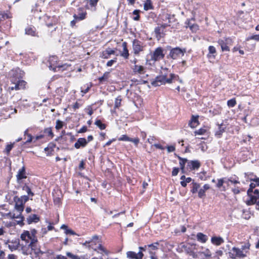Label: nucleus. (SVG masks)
Instances as JSON below:
<instances>
[{
  "mask_svg": "<svg viewBox=\"0 0 259 259\" xmlns=\"http://www.w3.org/2000/svg\"><path fill=\"white\" fill-rule=\"evenodd\" d=\"M36 231L34 230L30 234L29 231H24L20 236L22 240L21 245L31 249H34L36 247V243L37 242V238L34 235Z\"/></svg>",
  "mask_w": 259,
  "mask_h": 259,
  "instance_id": "1",
  "label": "nucleus"
},
{
  "mask_svg": "<svg viewBox=\"0 0 259 259\" xmlns=\"http://www.w3.org/2000/svg\"><path fill=\"white\" fill-rule=\"evenodd\" d=\"M176 78H179V76L173 73L170 74V77L167 78L166 73L161 72V74L157 76L155 80L151 82L152 85L154 87L160 86L161 84H165V83H171L172 79Z\"/></svg>",
  "mask_w": 259,
  "mask_h": 259,
  "instance_id": "2",
  "label": "nucleus"
},
{
  "mask_svg": "<svg viewBox=\"0 0 259 259\" xmlns=\"http://www.w3.org/2000/svg\"><path fill=\"white\" fill-rule=\"evenodd\" d=\"M186 50L185 49H181L179 47L172 48L170 50L168 56L172 59H177L178 58L184 55Z\"/></svg>",
  "mask_w": 259,
  "mask_h": 259,
  "instance_id": "3",
  "label": "nucleus"
},
{
  "mask_svg": "<svg viewBox=\"0 0 259 259\" xmlns=\"http://www.w3.org/2000/svg\"><path fill=\"white\" fill-rule=\"evenodd\" d=\"M132 47L134 54L136 56H139L140 53L144 51L145 46L143 42L140 40L135 39L133 41Z\"/></svg>",
  "mask_w": 259,
  "mask_h": 259,
  "instance_id": "4",
  "label": "nucleus"
},
{
  "mask_svg": "<svg viewBox=\"0 0 259 259\" xmlns=\"http://www.w3.org/2000/svg\"><path fill=\"white\" fill-rule=\"evenodd\" d=\"M229 256L233 259L243 258L246 256L242 251L239 248L233 247L229 252Z\"/></svg>",
  "mask_w": 259,
  "mask_h": 259,
  "instance_id": "5",
  "label": "nucleus"
},
{
  "mask_svg": "<svg viewBox=\"0 0 259 259\" xmlns=\"http://www.w3.org/2000/svg\"><path fill=\"white\" fill-rule=\"evenodd\" d=\"M185 251L194 258H197L199 246L196 244H192L190 246L183 245Z\"/></svg>",
  "mask_w": 259,
  "mask_h": 259,
  "instance_id": "6",
  "label": "nucleus"
},
{
  "mask_svg": "<svg viewBox=\"0 0 259 259\" xmlns=\"http://www.w3.org/2000/svg\"><path fill=\"white\" fill-rule=\"evenodd\" d=\"M15 208L18 213H14L13 215V218L18 219L19 220L17 221L18 223L20 224L24 220V217L21 215V213L24 210V206L15 203Z\"/></svg>",
  "mask_w": 259,
  "mask_h": 259,
  "instance_id": "7",
  "label": "nucleus"
},
{
  "mask_svg": "<svg viewBox=\"0 0 259 259\" xmlns=\"http://www.w3.org/2000/svg\"><path fill=\"white\" fill-rule=\"evenodd\" d=\"M163 50L161 47L156 48L153 52L151 56V60L154 61H157L164 58Z\"/></svg>",
  "mask_w": 259,
  "mask_h": 259,
  "instance_id": "8",
  "label": "nucleus"
},
{
  "mask_svg": "<svg viewBox=\"0 0 259 259\" xmlns=\"http://www.w3.org/2000/svg\"><path fill=\"white\" fill-rule=\"evenodd\" d=\"M26 82L23 80L19 79L16 82L13 83V85L9 88V90L10 91L13 90H19L25 88Z\"/></svg>",
  "mask_w": 259,
  "mask_h": 259,
  "instance_id": "9",
  "label": "nucleus"
},
{
  "mask_svg": "<svg viewBox=\"0 0 259 259\" xmlns=\"http://www.w3.org/2000/svg\"><path fill=\"white\" fill-rule=\"evenodd\" d=\"M27 178L25 167L24 166H22L20 169H19L17 174L16 175L17 182L18 183H21V181L22 179H26Z\"/></svg>",
  "mask_w": 259,
  "mask_h": 259,
  "instance_id": "10",
  "label": "nucleus"
},
{
  "mask_svg": "<svg viewBox=\"0 0 259 259\" xmlns=\"http://www.w3.org/2000/svg\"><path fill=\"white\" fill-rule=\"evenodd\" d=\"M211 253L208 249H205L204 251H200L198 250L197 252V259H205L210 257Z\"/></svg>",
  "mask_w": 259,
  "mask_h": 259,
  "instance_id": "11",
  "label": "nucleus"
},
{
  "mask_svg": "<svg viewBox=\"0 0 259 259\" xmlns=\"http://www.w3.org/2000/svg\"><path fill=\"white\" fill-rule=\"evenodd\" d=\"M143 255V253L141 251H139L138 253L134 251H127L126 252V256L130 259H142Z\"/></svg>",
  "mask_w": 259,
  "mask_h": 259,
  "instance_id": "12",
  "label": "nucleus"
},
{
  "mask_svg": "<svg viewBox=\"0 0 259 259\" xmlns=\"http://www.w3.org/2000/svg\"><path fill=\"white\" fill-rule=\"evenodd\" d=\"M231 39L229 38H227L225 40L219 39L218 40V44L221 47V49L223 51H229V48L228 46V45Z\"/></svg>",
  "mask_w": 259,
  "mask_h": 259,
  "instance_id": "13",
  "label": "nucleus"
},
{
  "mask_svg": "<svg viewBox=\"0 0 259 259\" xmlns=\"http://www.w3.org/2000/svg\"><path fill=\"white\" fill-rule=\"evenodd\" d=\"M250 244L249 242L242 243L240 247H239L244 253L246 256L249 254Z\"/></svg>",
  "mask_w": 259,
  "mask_h": 259,
  "instance_id": "14",
  "label": "nucleus"
},
{
  "mask_svg": "<svg viewBox=\"0 0 259 259\" xmlns=\"http://www.w3.org/2000/svg\"><path fill=\"white\" fill-rule=\"evenodd\" d=\"M88 144L87 140L85 138H79L74 144V147L79 149L80 147H84Z\"/></svg>",
  "mask_w": 259,
  "mask_h": 259,
  "instance_id": "15",
  "label": "nucleus"
},
{
  "mask_svg": "<svg viewBox=\"0 0 259 259\" xmlns=\"http://www.w3.org/2000/svg\"><path fill=\"white\" fill-rule=\"evenodd\" d=\"M7 243H8L9 248L12 251L17 249L19 247V245L20 244L19 240L17 239L12 241H8Z\"/></svg>",
  "mask_w": 259,
  "mask_h": 259,
  "instance_id": "16",
  "label": "nucleus"
},
{
  "mask_svg": "<svg viewBox=\"0 0 259 259\" xmlns=\"http://www.w3.org/2000/svg\"><path fill=\"white\" fill-rule=\"evenodd\" d=\"M198 117H199V116L198 115H197V116L192 115V116L191 119L189 122V125L191 128H195L199 124Z\"/></svg>",
  "mask_w": 259,
  "mask_h": 259,
  "instance_id": "17",
  "label": "nucleus"
},
{
  "mask_svg": "<svg viewBox=\"0 0 259 259\" xmlns=\"http://www.w3.org/2000/svg\"><path fill=\"white\" fill-rule=\"evenodd\" d=\"M259 186V178L255 179L253 180V182L251 183L249 188L247 190V194L250 195L253 192V189L256 187Z\"/></svg>",
  "mask_w": 259,
  "mask_h": 259,
  "instance_id": "18",
  "label": "nucleus"
},
{
  "mask_svg": "<svg viewBox=\"0 0 259 259\" xmlns=\"http://www.w3.org/2000/svg\"><path fill=\"white\" fill-rule=\"evenodd\" d=\"M58 58L56 56H52L49 58V62L50 63L49 68L50 70H53V67L57 66Z\"/></svg>",
  "mask_w": 259,
  "mask_h": 259,
  "instance_id": "19",
  "label": "nucleus"
},
{
  "mask_svg": "<svg viewBox=\"0 0 259 259\" xmlns=\"http://www.w3.org/2000/svg\"><path fill=\"white\" fill-rule=\"evenodd\" d=\"M70 66V65L67 64H64L62 65H58L56 66L55 67H53V71H63L64 70L68 69V68Z\"/></svg>",
  "mask_w": 259,
  "mask_h": 259,
  "instance_id": "20",
  "label": "nucleus"
},
{
  "mask_svg": "<svg viewBox=\"0 0 259 259\" xmlns=\"http://www.w3.org/2000/svg\"><path fill=\"white\" fill-rule=\"evenodd\" d=\"M39 217L36 214H31L29 215L26 219V222L28 224H30L32 223H37L39 221Z\"/></svg>",
  "mask_w": 259,
  "mask_h": 259,
  "instance_id": "21",
  "label": "nucleus"
},
{
  "mask_svg": "<svg viewBox=\"0 0 259 259\" xmlns=\"http://www.w3.org/2000/svg\"><path fill=\"white\" fill-rule=\"evenodd\" d=\"M211 242L213 244L219 246L222 244L224 240L221 237L214 236L211 238Z\"/></svg>",
  "mask_w": 259,
  "mask_h": 259,
  "instance_id": "22",
  "label": "nucleus"
},
{
  "mask_svg": "<svg viewBox=\"0 0 259 259\" xmlns=\"http://www.w3.org/2000/svg\"><path fill=\"white\" fill-rule=\"evenodd\" d=\"M25 33L27 35H30L32 36H36L37 33H36V30L33 26H29L25 28Z\"/></svg>",
  "mask_w": 259,
  "mask_h": 259,
  "instance_id": "23",
  "label": "nucleus"
},
{
  "mask_svg": "<svg viewBox=\"0 0 259 259\" xmlns=\"http://www.w3.org/2000/svg\"><path fill=\"white\" fill-rule=\"evenodd\" d=\"M123 51L121 53L120 55L125 59H127L129 56L128 51L127 48V44L126 42L122 43Z\"/></svg>",
  "mask_w": 259,
  "mask_h": 259,
  "instance_id": "24",
  "label": "nucleus"
},
{
  "mask_svg": "<svg viewBox=\"0 0 259 259\" xmlns=\"http://www.w3.org/2000/svg\"><path fill=\"white\" fill-rule=\"evenodd\" d=\"M208 58L209 59H214L217 53L215 48L213 46H210L208 47Z\"/></svg>",
  "mask_w": 259,
  "mask_h": 259,
  "instance_id": "25",
  "label": "nucleus"
},
{
  "mask_svg": "<svg viewBox=\"0 0 259 259\" xmlns=\"http://www.w3.org/2000/svg\"><path fill=\"white\" fill-rule=\"evenodd\" d=\"M189 166L192 169H197L200 166V163L198 160H192L189 162Z\"/></svg>",
  "mask_w": 259,
  "mask_h": 259,
  "instance_id": "26",
  "label": "nucleus"
},
{
  "mask_svg": "<svg viewBox=\"0 0 259 259\" xmlns=\"http://www.w3.org/2000/svg\"><path fill=\"white\" fill-rule=\"evenodd\" d=\"M144 69L145 68L143 66L137 65H135L133 68V70L134 73H138L139 74L144 73Z\"/></svg>",
  "mask_w": 259,
  "mask_h": 259,
  "instance_id": "27",
  "label": "nucleus"
},
{
  "mask_svg": "<svg viewBox=\"0 0 259 259\" xmlns=\"http://www.w3.org/2000/svg\"><path fill=\"white\" fill-rule=\"evenodd\" d=\"M197 239L202 243H205L207 240V236L202 233H198L196 235Z\"/></svg>",
  "mask_w": 259,
  "mask_h": 259,
  "instance_id": "28",
  "label": "nucleus"
},
{
  "mask_svg": "<svg viewBox=\"0 0 259 259\" xmlns=\"http://www.w3.org/2000/svg\"><path fill=\"white\" fill-rule=\"evenodd\" d=\"M192 187L191 189V192L193 193H196L198 191V189L200 188V185L198 183H195L193 181L192 183Z\"/></svg>",
  "mask_w": 259,
  "mask_h": 259,
  "instance_id": "29",
  "label": "nucleus"
},
{
  "mask_svg": "<svg viewBox=\"0 0 259 259\" xmlns=\"http://www.w3.org/2000/svg\"><path fill=\"white\" fill-rule=\"evenodd\" d=\"M226 126L223 123L219 125L218 130L215 132V135L220 136L225 132Z\"/></svg>",
  "mask_w": 259,
  "mask_h": 259,
  "instance_id": "30",
  "label": "nucleus"
},
{
  "mask_svg": "<svg viewBox=\"0 0 259 259\" xmlns=\"http://www.w3.org/2000/svg\"><path fill=\"white\" fill-rule=\"evenodd\" d=\"M44 133L45 136H48L51 138H53L54 137V134L51 127H47L45 128L44 131Z\"/></svg>",
  "mask_w": 259,
  "mask_h": 259,
  "instance_id": "31",
  "label": "nucleus"
},
{
  "mask_svg": "<svg viewBox=\"0 0 259 259\" xmlns=\"http://www.w3.org/2000/svg\"><path fill=\"white\" fill-rule=\"evenodd\" d=\"M86 15V12H82L79 13L78 15H74L73 17L75 20H82L85 18Z\"/></svg>",
  "mask_w": 259,
  "mask_h": 259,
  "instance_id": "32",
  "label": "nucleus"
},
{
  "mask_svg": "<svg viewBox=\"0 0 259 259\" xmlns=\"http://www.w3.org/2000/svg\"><path fill=\"white\" fill-rule=\"evenodd\" d=\"M257 200L258 198H257L255 196H251L250 198V199L247 201L246 204L248 205L256 204Z\"/></svg>",
  "mask_w": 259,
  "mask_h": 259,
  "instance_id": "33",
  "label": "nucleus"
},
{
  "mask_svg": "<svg viewBox=\"0 0 259 259\" xmlns=\"http://www.w3.org/2000/svg\"><path fill=\"white\" fill-rule=\"evenodd\" d=\"M178 157L179 159L180 160L179 164H180V165L181 167V169L182 170H183L185 167V164L186 162L187 161V159L186 158H183L179 156H178Z\"/></svg>",
  "mask_w": 259,
  "mask_h": 259,
  "instance_id": "34",
  "label": "nucleus"
},
{
  "mask_svg": "<svg viewBox=\"0 0 259 259\" xmlns=\"http://www.w3.org/2000/svg\"><path fill=\"white\" fill-rule=\"evenodd\" d=\"M144 9L146 11L152 9V6L151 3V0H146V3L144 5Z\"/></svg>",
  "mask_w": 259,
  "mask_h": 259,
  "instance_id": "35",
  "label": "nucleus"
},
{
  "mask_svg": "<svg viewBox=\"0 0 259 259\" xmlns=\"http://www.w3.org/2000/svg\"><path fill=\"white\" fill-rule=\"evenodd\" d=\"M22 189H23V190L26 191L28 195L31 196L32 197L34 196V193L33 192H32L30 188L26 185H25L23 187Z\"/></svg>",
  "mask_w": 259,
  "mask_h": 259,
  "instance_id": "36",
  "label": "nucleus"
},
{
  "mask_svg": "<svg viewBox=\"0 0 259 259\" xmlns=\"http://www.w3.org/2000/svg\"><path fill=\"white\" fill-rule=\"evenodd\" d=\"M122 99L120 96L117 97L115 100L114 108H118L121 105Z\"/></svg>",
  "mask_w": 259,
  "mask_h": 259,
  "instance_id": "37",
  "label": "nucleus"
},
{
  "mask_svg": "<svg viewBox=\"0 0 259 259\" xmlns=\"http://www.w3.org/2000/svg\"><path fill=\"white\" fill-rule=\"evenodd\" d=\"M95 124L101 130H104L106 128V125L102 123L100 120H96Z\"/></svg>",
  "mask_w": 259,
  "mask_h": 259,
  "instance_id": "38",
  "label": "nucleus"
},
{
  "mask_svg": "<svg viewBox=\"0 0 259 259\" xmlns=\"http://www.w3.org/2000/svg\"><path fill=\"white\" fill-rule=\"evenodd\" d=\"M109 73L108 72H106L104 73L103 75L99 78V80L100 82H102L103 81L106 80L109 77Z\"/></svg>",
  "mask_w": 259,
  "mask_h": 259,
  "instance_id": "39",
  "label": "nucleus"
},
{
  "mask_svg": "<svg viewBox=\"0 0 259 259\" xmlns=\"http://www.w3.org/2000/svg\"><path fill=\"white\" fill-rule=\"evenodd\" d=\"M28 130L27 129L24 132V135L27 137V139L26 141V143H30L33 140H34V139L32 138V136L30 134L28 133Z\"/></svg>",
  "mask_w": 259,
  "mask_h": 259,
  "instance_id": "40",
  "label": "nucleus"
},
{
  "mask_svg": "<svg viewBox=\"0 0 259 259\" xmlns=\"http://www.w3.org/2000/svg\"><path fill=\"white\" fill-rule=\"evenodd\" d=\"M99 239V236L97 235H94L92 238H90L87 240V241L90 242V244L92 243H94L95 244H96V241Z\"/></svg>",
  "mask_w": 259,
  "mask_h": 259,
  "instance_id": "41",
  "label": "nucleus"
},
{
  "mask_svg": "<svg viewBox=\"0 0 259 259\" xmlns=\"http://www.w3.org/2000/svg\"><path fill=\"white\" fill-rule=\"evenodd\" d=\"M236 104V101L235 99H232L227 102V105L229 107H234Z\"/></svg>",
  "mask_w": 259,
  "mask_h": 259,
  "instance_id": "42",
  "label": "nucleus"
},
{
  "mask_svg": "<svg viewBox=\"0 0 259 259\" xmlns=\"http://www.w3.org/2000/svg\"><path fill=\"white\" fill-rule=\"evenodd\" d=\"M205 192L202 188L199 189L198 191V196L200 198H203L205 196Z\"/></svg>",
  "mask_w": 259,
  "mask_h": 259,
  "instance_id": "43",
  "label": "nucleus"
},
{
  "mask_svg": "<svg viewBox=\"0 0 259 259\" xmlns=\"http://www.w3.org/2000/svg\"><path fill=\"white\" fill-rule=\"evenodd\" d=\"M192 181V180L191 178L188 177L185 181H181V184L183 187H185L187 186V184L190 183Z\"/></svg>",
  "mask_w": 259,
  "mask_h": 259,
  "instance_id": "44",
  "label": "nucleus"
},
{
  "mask_svg": "<svg viewBox=\"0 0 259 259\" xmlns=\"http://www.w3.org/2000/svg\"><path fill=\"white\" fill-rule=\"evenodd\" d=\"M115 53V51L113 50H112L110 48H108L106 49L104 52H103V56L105 55V54H107L108 56H109L111 54H114Z\"/></svg>",
  "mask_w": 259,
  "mask_h": 259,
  "instance_id": "45",
  "label": "nucleus"
},
{
  "mask_svg": "<svg viewBox=\"0 0 259 259\" xmlns=\"http://www.w3.org/2000/svg\"><path fill=\"white\" fill-rule=\"evenodd\" d=\"M206 132V130L204 128H200L198 130L195 131L194 133L195 135H202L205 134Z\"/></svg>",
  "mask_w": 259,
  "mask_h": 259,
  "instance_id": "46",
  "label": "nucleus"
},
{
  "mask_svg": "<svg viewBox=\"0 0 259 259\" xmlns=\"http://www.w3.org/2000/svg\"><path fill=\"white\" fill-rule=\"evenodd\" d=\"M63 122L62 121H61L60 120H57L56 121V124L55 128L57 130H60V129L62 128L63 127Z\"/></svg>",
  "mask_w": 259,
  "mask_h": 259,
  "instance_id": "47",
  "label": "nucleus"
},
{
  "mask_svg": "<svg viewBox=\"0 0 259 259\" xmlns=\"http://www.w3.org/2000/svg\"><path fill=\"white\" fill-rule=\"evenodd\" d=\"M14 201L15 203L24 206V203L23 202V201L19 199V197L18 196H15L14 198Z\"/></svg>",
  "mask_w": 259,
  "mask_h": 259,
  "instance_id": "48",
  "label": "nucleus"
},
{
  "mask_svg": "<svg viewBox=\"0 0 259 259\" xmlns=\"http://www.w3.org/2000/svg\"><path fill=\"white\" fill-rule=\"evenodd\" d=\"M159 245V243L156 242L152 244H148L147 246L149 248H151L153 250H156L158 249V245Z\"/></svg>",
  "mask_w": 259,
  "mask_h": 259,
  "instance_id": "49",
  "label": "nucleus"
},
{
  "mask_svg": "<svg viewBox=\"0 0 259 259\" xmlns=\"http://www.w3.org/2000/svg\"><path fill=\"white\" fill-rule=\"evenodd\" d=\"M119 141H130L131 138L125 135H122L120 138H118Z\"/></svg>",
  "mask_w": 259,
  "mask_h": 259,
  "instance_id": "50",
  "label": "nucleus"
},
{
  "mask_svg": "<svg viewBox=\"0 0 259 259\" xmlns=\"http://www.w3.org/2000/svg\"><path fill=\"white\" fill-rule=\"evenodd\" d=\"M66 255L71 258L72 259H80V257L78 256V255H74L72 253L70 252H66Z\"/></svg>",
  "mask_w": 259,
  "mask_h": 259,
  "instance_id": "51",
  "label": "nucleus"
},
{
  "mask_svg": "<svg viewBox=\"0 0 259 259\" xmlns=\"http://www.w3.org/2000/svg\"><path fill=\"white\" fill-rule=\"evenodd\" d=\"M55 147V145L53 144H50L49 146L45 148V151H48V152H51L53 151V148Z\"/></svg>",
  "mask_w": 259,
  "mask_h": 259,
  "instance_id": "52",
  "label": "nucleus"
},
{
  "mask_svg": "<svg viewBox=\"0 0 259 259\" xmlns=\"http://www.w3.org/2000/svg\"><path fill=\"white\" fill-rule=\"evenodd\" d=\"M13 147V144H8L7 145L5 151L7 154H8L10 153V151L12 150Z\"/></svg>",
  "mask_w": 259,
  "mask_h": 259,
  "instance_id": "53",
  "label": "nucleus"
},
{
  "mask_svg": "<svg viewBox=\"0 0 259 259\" xmlns=\"http://www.w3.org/2000/svg\"><path fill=\"white\" fill-rule=\"evenodd\" d=\"M250 39H254L256 41H258L259 40V35H258V34L253 35L251 36L250 37H248L246 39V40H249Z\"/></svg>",
  "mask_w": 259,
  "mask_h": 259,
  "instance_id": "54",
  "label": "nucleus"
},
{
  "mask_svg": "<svg viewBox=\"0 0 259 259\" xmlns=\"http://www.w3.org/2000/svg\"><path fill=\"white\" fill-rule=\"evenodd\" d=\"M91 7H95L97 5L99 0H88Z\"/></svg>",
  "mask_w": 259,
  "mask_h": 259,
  "instance_id": "55",
  "label": "nucleus"
},
{
  "mask_svg": "<svg viewBox=\"0 0 259 259\" xmlns=\"http://www.w3.org/2000/svg\"><path fill=\"white\" fill-rule=\"evenodd\" d=\"M91 87V85H88L87 87L85 88V89H83V88L82 87L81 88V92L83 94H85L86 93H87L90 90V88Z\"/></svg>",
  "mask_w": 259,
  "mask_h": 259,
  "instance_id": "56",
  "label": "nucleus"
},
{
  "mask_svg": "<svg viewBox=\"0 0 259 259\" xmlns=\"http://www.w3.org/2000/svg\"><path fill=\"white\" fill-rule=\"evenodd\" d=\"M139 141H140L139 139L138 138H136L135 139L131 138V140H130V142H133L136 146L138 145V144L139 143Z\"/></svg>",
  "mask_w": 259,
  "mask_h": 259,
  "instance_id": "57",
  "label": "nucleus"
},
{
  "mask_svg": "<svg viewBox=\"0 0 259 259\" xmlns=\"http://www.w3.org/2000/svg\"><path fill=\"white\" fill-rule=\"evenodd\" d=\"M98 249L100 250L102 252H104L105 254H108V251L106 250V249L101 245L99 244V246L98 247Z\"/></svg>",
  "mask_w": 259,
  "mask_h": 259,
  "instance_id": "58",
  "label": "nucleus"
},
{
  "mask_svg": "<svg viewBox=\"0 0 259 259\" xmlns=\"http://www.w3.org/2000/svg\"><path fill=\"white\" fill-rule=\"evenodd\" d=\"M65 233L67 235H76V234L72 230L68 229V228L65 230Z\"/></svg>",
  "mask_w": 259,
  "mask_h": 259,
  "instance_id": "59",
  "label": "nucleus"
},
{
  "mask_svg": "<svg viewBox=\"0 0 259 259\" xmlns=\"http://www.w3.org/2000/svg\"><path fill=\"white\" fill-rule=\"evenodd\" d=\"M19 199L21 200L25 204L26 202H27L28 200V197L26 195H23L19 197Z\"/></svg>",
  "mask_w": 259,
  "mask_h": 259,
  "instance_id": "60",
  "label": "nucleus"
},
{
  "mask_svg": "<svg viewBox=\"0 0 259 259\" xmlns=\"http://www.w3.org/2000/svg\"><path fill=\"white\" fill-rule=\"evenodd\" d=\"M179 171V168L174 167L172 171V176H177L178 175Z\"/></svg>",
  "mask_w": 259,
  "mask_h": 259,
  "instance_id": "61",
  "label": "nucleus"
},
{
  "mask_svg": "<svg viewBox=\"0 0 259 259\" xmlns=\"http://www.w3.org/2000/svg\"><path fill=\"white\" fill-rule=\"evenodd\" d=\"M224 184V181H223L222 179L218 180V183L217 184V187L219 188H220L223 186V185Z\"/></svg>",
  "mask_w": 259,
  "mask_h": 259,
  "instance_id": "62",
  "label": "nucleus"
},
{
  "mask_svg": "<svg viewBox=\"0 0 259 259\" xmlns=\"http://www.w3.org/2000/svg\"><path fill=\"white\" fill-rule=\"evenodd\" d=\"M161 29V28L160 27H157L155 28V32L157 34V37H158V35L160 36Z\"/></svg>",
  "mask_w": 259,
  "mask_h": 259,
  "instance_id": "63",
  "label": "nucleus"
},
{
  "mask_svg": "<svg viewBox=\"0 0 259 259\" xmlns=\"http://www.w3.org/2000/svg\"><path fill=\"white\" fill-rule=\"evenodd\" d=\"M166 148L168 152H173L175 150V147L174 146H168Z\"/></svg>",
  "mask_w": 259,
  "mask_h": 259,
  "instance_id": "64",
  "label": "nucleus"
}]
</instances>
